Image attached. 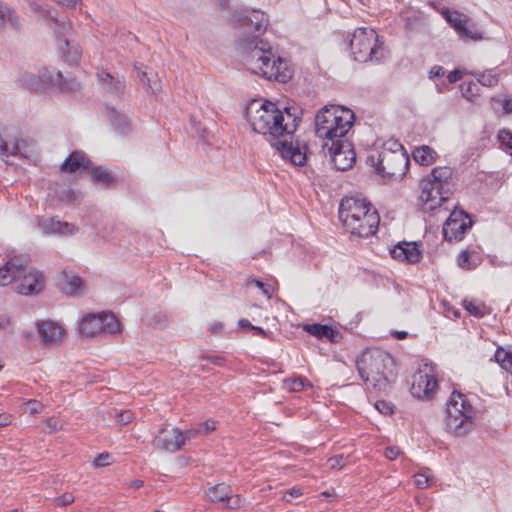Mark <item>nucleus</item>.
Segmentation results:
<instances>
[{"instance_id": "f257e3e1", "label": "nucleus", "mask_w": 512, "mask_h": 512, "mask_svg": "<svg viewBox=\"0 0 512 512\" xmlns=\"http://www.w3.org/2000/svg\"><path fill=\"white\" fill-rule=\"evenodd\" d=\"M229 20L238 30V50L251 73L280 82L291 78L287 62L281 57L276 58L270 43L259 37L269 25L265 12L237 8L230 13Z\"/></svg>"}, {"instance_id": "f03ea898", "label": "nucleus", "mask_w": 512, "mask_h": 512, "mask_svg": "<svg viewBox=\"0 0 512 512\" xmlns=\"http://www.w3.org/2000/svg\"><path fill=\"white\" fill-rule=\"evenodd\" d=\"M245 114L252 130L263 135L283 159L296 166L305 164L306 152L302 151L299 144L294 145L288 140L300 122L294 108L285 107L281 110L269 100L253 99L246 106Z\"/></svg>"}, {"instance_id": "7ed1b4c3", "label": "nucleus", "mask_w": 512, "mask_h": 512, "mask_svg": "<svg viewBox=\"0 0 512 512\" xmlns=\"http://www.w3.org/2000/svg\"><path fill=\"white\" fill-rule=\"evenodd\" d=\"M352 110L330 105L323 107L315 117V134L319 138L334 142L336 139H344L354 123Z\"/></svg>"}, {"instance_id": "20e7f679", "label": "nucleus", "mask_w": 512, "mask_h": 512, "mask_svg": "<svg viewBox=\"0 0 512 512\" xmlns=\"http://www.w3.org/2000/svg\"><path fill=\"white\" fill-rule=\"evenodd\" d=\"M453 169L448 166H438L432 169L430 175L420 181V199L431 203L429 209H435L447 201L453 193Z\"/></svg>"}, {"instance_id": "39448f33", "label": "nucleus", "mask_w": 512, "mask_h": 512, "mask_svg": "<svg viewBox=\"0 0 512 512\" xmlns=\"http://www.w3.org/2000/svg\"><path fill=\"white\" fill-rule=\"evenodd\" d=\"M350 50L355 61L379 64L384 57V48L379 36L372 28L356 29L350 39Z\"/></svg>"}, {"instance_id": "423d86ee", "label": "nucleus", "mask_w": 512, "mask_h": 512, "mask_svg": "<svg viewBox=\"0 0 512 512\" xmlns=\"http://www.w3.org/2000/svg\"><path fill=\"white\" fill-rule=\"evenodd\" d=\"M446 428L455 436H465L473 426L474 409L464 394L453 391L446 408Z\"/></svg>"}, {"instance_id": "0eeeda50", "label": "nucleus", "mask_w": 512, "mask_h": 512, "mask_svg": "<svg viewBox=\"0 0 512 512\" xmlns=\"http://www.w3.org/2000/svg\"><path fill=\"white\" fill-rule=\"evenodd\" d=\"M79 331L86 337L114 334L120 331V324L110 312L90 313L82 318Z\"/></svg>"}, {"instance_id": "6e6552de", "label": "nucleus", "mask_w": 512, "mask_h": 512, "mask_svg": "<svg viewBox=\"0 0 512 512\" xmlns=\"http://www.w3.org/2000/svg\"><path fill=\"white\" fill-rule=\"evenodd\" d=\"M356 368L364 381L371 380L377 386L384 379V355L379 349H367L356 359Z\"/></svg>"}, {"instance_id": "1a4fd4ad", "label": "nucleus", "mask_w": 512, "mask_h": 512, "mask_svg": "<svg viewBox=\"0 0 512 512\" xmlns=\"http://www.w3.org/2000/svg\"><path fill=\"white\" fill-rule=\"evenodd\" d=\"M438 388V381L434 369L429 364H424L412 376L410 392L418 399H432Z\"/></svg>"}, {"instance_id": "9d476101", "label": "nucleus", "mask_w": 512, "mask_h": 512, "mask_svg": "<svg viewBox=\"0 0 512 512\" xmlns=\"http://www.w3.org/2000/svg\"><path fill=\"white\" fill-rule=\"evenodd\" d=\"M445 20L455 29L463 40H479L482 34L476 28L475 23L467 15L458 11H450L448 8L442 10Z\"/></svg>"}, {"instance_id": "9b49d317", "label": "nucleus", "mask_w": 512, "mask_h": 512, "mask_svg": "<svg viewBox=\"0 0 512 512\" xmlns=\"http://www.w3.org/2000/svg\"><path fill=\"white\" fill-rule=\"evenodd\" d=\"M331 163L338 171H346L353 167L356 161V153L353 145L345 137L331 142L329 147Z\"/></svg>"}, {"instance_id": "f8f14e48", "label": "nucleus", "mask_w": 512, "mask_h": 512, "mask_svg": "<svg viewBox=\"0 0 512 512\" xmlns=\"http://www.w3.org/2000/svg\"><path fill=\"white\" fill-rule=\"evenodd\" d=\"M472 227L469 215L463 210H453L443 225V237L446 241H460Z\"/></svg>"}, {"instance_id": "ddd939ff", "label": "nucleus", "mask_w": 512, "mask_h": 512, "mask_svg": "<svg viewBox=\"0 0 512 512\" xmlns=\"http://www.w3.org/2000/svg\"><path fill=\"white\" fill-rule=\"evenodd\" d=\"M376 210L365 198L360 196L344 197L339 205V219L341 222L355 223L354 216L364 215L369 211Z\"/></svg>"}, {"instance_id": "4468645a", "label": "nucleus", "mask_w": 512, "mask_h": 512, "mask_svg": "<svg viewBox=\"0 0 512 512\" xmlns=\"http://www.w3.org/2000/svg\"><path fill=\"white\" fill-rule=\"evenodd\" d=\"M356 218L353 223L342 222L345 229L352 235L358 237H369L374 235L380 224V216L377 210L369 211L364 215L354 216Z\"/></svg>"}, {"instance_id": "2eb2a0df", "label": "nucleus", "mask_w": 512, "mask_h": 512, "mask_svg": "<svg viewBox=\"0 0 512 512\" xmlns=\"http://www.w3.org/2000/svg\"><path fill=\"white\" fill-rule=\"evenodd\" d=\"M152 445L156 449L175 453L185 445V437L183 432L178 428L169 429L166 425L158 430L157 435L152 441Z\"/></svg>"}, {"instance_id": "dca6fc26", "label": "nucleus", "mask_w": 512, "mask_h": 512, "mask_svg": "<svg viewBox=\"0 0 512 512\" xmlns=\"http://www.w3.org/2000/svg\"><path fill=\"white\" fill-rule=\"evenodd\" d=\"M35 327L40 344L48 348L59 346L66 334L65 329L59 323L51 320H38L35 322Z\"/></svg>"}, {"instance_id": "f3484780", "label": "nucleus", "mask_w": 512, "mask_h": 512, "mask_svg": "<svg viewBox=\"0 0 512 512\" xmlns=\"http://www.w3.org/2000/svg\"><path fill=\"white\" fill-rule=\"evenodd\" d=\"M70 28L71 25L69 22L53 21V29L57 34L58 46L64 60L70 64H75L81 58V49L77 44H71L67 38H62Z\"/></svg>"}, {"instance_id": "a211bd4d", "label": "nucleus", "mask_w": 512, "mask_h": 512, "mask_svg": "<svg viewBox=\"0 0 512 512\" xmlns=\"http://www.w3.org/2000/svg\"><path fill=\"white\" fill-rule=\"evenodd\" d=\"M410 159L407 152L386 153V178L402 179L409 169Z\"/></svg>"}, {"instance_id": "6ab92c4d", "label": "nucleus", "mask_w": 512, "mask_h": 512, "mask_svg": "<svg viewBox=\"0 0 512 512\" xmlns=\"http://www.w3.org/2000/svg\"><path fill=\"white\" fill-rule=\"evenodd\" d=\"M29 258L26 255L11 257L6 264L0 268V286L5 287L12 283V278L20 277L26 269Z\"/></svg>"}, {"instance_id": "aec40b11", "label": "nucleus", "mask_w": 512, "mask_h": 512, "mask_svg": "<svg viewBox=\"0 0 512 512\" xmlns=\"http://www.w3.org/2000/svg\"><path fill=\"white\" fill-rule=\"evenodd\" d=\"M389 252L393 259L409 264L418 263L422 257V252L416 242H400Z\"/></svg>"}, {"instance_id": "412c9836", "label": "nucleus", "mask_w": 512, "mask_h": 512, "mask_svg": "<svg viewBox=\"0 0 512 512\" xmlns=\"http://www.w3.org/2000/svg\"><path fill=\"white\" fill-rule=\"evenodd\" d=\"M20 82L29 90H41L46 86L52 87L53 72L45 67L39 70L38 75L24 72L20 76Z\"/></svg>"}, {"instance_id": "4be33fe9", "label": "nucleus", "mask_w": 512, "mask_h": 512, "mask_svg": "<svg viewBox=\"0 0 512 512\" xmlns=\"http://www.w3.org/2000/svg\"><path fill=\"white\" fill-rule=\"evenodd\" d=\"M97 78L102 85L105 93L113 96L120 97L124 93L125 79L124 77H115L107 71H100L97 73Z\"/></svg>"}, {"instance_id": "5701e85b", "label": "nucleus", "mask_w": 512, "mask_h": 512, "mask_svg": "<svg viewBox=\"0 0 512 512\" xmlns=\"http://www.w3.org/2000/svg\"><path fill=\"white\" fill-rule=\"evenodd\" d=\"M82 170H90V162L85 154L80 151L72 152L61 165V171L66 173H75Z\"/></svg>"}, {"instance_id": "b1692460", "label": "nucleus", "mask_w": 512, "mask_h": 512, "mask_svg": "<svg viewBox=\"0 0 512 512\" xmlns=\"http://www.w3.org/2000/svg\"><path fill=\"white\" fill-rule=\"evenodd\" d=\"M40 227L42 231L47 234L72 235L77 231L75 225L57 220L55 218H50L43 221L40 224Z\"/></svg>"}, {"instance_id": "393cba45", "label": "nucleus", "mask_w": 512, "mask_h": 512, "mask_svg": "<svg viewBox=\"0 0 512 512\" xmlns=\"http://www.w3.org/2000/svg\"><path fill=\"white\" fill-rule=\"evenodd\" d=\"M19 281L17 288H43L45 285V278L41 271L36 269L25 270L20 277L12 278V281Z\"/></svg>"}, {"instance_id": "a878e982", "label": "nucleus", "mask_w": 512, "mask_h": 512, "mask_svg": "<svg viewBox=\"0 0 512 512\" xmlns=\"http://www.w3.org/2000/svg\"><path fill=\"white\" fill-rule=\"evenodd\" d=\"M412 155L415 162L420 164L421 166L432 165L438 157L436 151H434L431 147L427 145L416 147L413 150Z\"/></svg>"}, {"instance_id": "bb28decb", "label": "nucleus", "mask_w": 512, "mask_h": 512, "mask_svg": "<svg viewBox=\"0 0 512 512\" xmlns=\"http://www.w3.org/2000/svg\"><path fill=\"white\" fill-rule=\"evenodd\" d=\"M52 87L62 92H73L80 89L81 84L75 78H65L61 72H53Z\"/></svg>"}, {"instance_id": "cd10ccee", "label": "nucleus", "mask_w": 512, "mask_h": 512, "mask_svg": "<svg viewBox=\"0 0 512 512\" xmlns=\"http://www.w3.org/2000/svg\"><path fill=\"white\" fill-rule=\"evenodd\" d=\"M304 330L312 336L318 339H329L334 341V330L328 325L322 324H307L304 326Z\"/></svg>"}, {"instance_id": "c85d7f7f", "label": "nucleus", "mask_w": 512, "mask_h": 512, "mask_svg": "<svg viewBox=\"0 0 512 512\" xmlns=\"http://www.w3.org/2000/svg\"><path fill=\"white\" fill-rule=\"evenodd\" d=\"M232 488L224 483L216 484L210 487L207 491V497L211 502H222L230 496Z\"/></svg>"}, {"instance_id": "c756f323", "label": "nucleus", "mask_w": 512, "mask_h": 512, "mask_svg": "<svg viewBox=\"0 0 512 512\" xmlns=\"http://www.w3.org/2000/svg\"><path fill=\"white\" fill-rule=\"evenodd\" d=\"M457 261L459 267L470 270L477 266L480 261V256L476 251L467 249L459 254Z\"/></svg>"}, {"instance_id": "7c9ffc66", "label": "nucleus", "mask_w": 512, "mask_h": 512, "mask_svg": "<svg viewBox=\"0 0 512 512\" xmlns=\"http://www.w3.org/2000/svg\"><path fill=\"white\" fill-rule=\"evenodd\" d=\"M109 118L113 127L121 134H126L130 129L127 117L114 109H109Z\"/></svg>"}, {"instance_id": "2f4dec72", "label": "nucleus", "mask_w": 512, "mask_h": 512, "mask_svg": "<svg viewBox=\"0 0 512 512\" xmlns=\"http://www.w3.org/2000/svg\"><path fill=\"white\" fill-rule=\"evenodd\" d=\"M58 285L67 286L68 288H82L83 280L72 271L64 270L59 274Z\"/></svg>"}, {"instance_id": "473e14b6", "label": "nucleus", "mask_w": 512, "mask_h": 512, "mask_svg": "<svg viewBox=\"0 0 512 512\" xmlns=\"http://www.w3.org/2000/svg\"><path fill=\"white\" fill-rule=\"evenodd\" d=\"M22 140L15 138L13 141H7L0 135V155L16 156L20 154V143Z\"/></svg>"}, {"instance_id": "72a5a7b5", "label": "nucleus", "mask_w": 512, "mask_h": 512, "mask_svg": "<svg viewBox=\"0 0 512 512\" xmlns=\"http://www.w3.org/2000/svg\"><path fill=\"white\" fill-rule=\"evenodd\" d=\"M495 360L502 369L507 372H512V353L506 351L502 347L498 348L495 352Z\"/></svg>"}, {"instance_id": "f704fd0d", "label": "nucleus", "mask_w": 512, "mask_h": 512, "mask_svg": "<svg viewBox=\"0 0 512 512\" xmlns=\"http://www.w3.org/2000/svg\"><path fill=\"white\" fill-rule=\"evenodd\" d=\"M88 171L91 172L93 180L97 183L110 185L113 182L111 174L108 171L101 169L100 167H90V170Z\"/></svg>"}, {"instance_id": "c9c22d12", "label": "nucleus", "mask_w": 512, "mask_h": 512, "mask_svg": "<svg viewBox=\"0 0 512 512\" xmlns=\"http://www.w3.org/2000/svg\"><path fill=\"white\" fill-rule=\"evenodd\" d=\"M383 158L380 152L378 151H371L370 154L367 157V163L375 168V171L379 175H383L384 168L382 166Z\"/></svg>"}, {"instance_id": "e433bc0d", "label": "nucleus", "mask_w": 512, "mask_h": 512, "mask_svg": "<svg viewBox=\"0 0 512 512\" xmlns=\"http://www.w3.org/2000/svg\"><path fill=\"white\" fill-rule=\"evenodd\" d=\"M477 81L487 87H493L497 85L499 78L497 74H495L492 70H489L487 72L479 73L477 76Z\"/></svg>"}, {"instance_id": "4c0bfd02", "label": "nucleus", "mask_w": 512, "mask_h": 512, "mask_svg": "<svg viewBox=\"0 0 512 512\" xmlns=\"http://www.w3.org/2000/svg\"><path fill=\"white\" fill-rule=\"evenodd\" d=\"M440 311L448 318H459L460 310L451 305L446 299H441L439 302Z\"/></svg>"}, {"instance_id": "58836bf2", "label": "nucleus", "mask_w": 512, "mask_h": 512, "mask_svg": "<svg viewBox=\"0 0 512 512\" xmlns=\"http://www.w3.org/2000/svg\"><path fill=\"white\" fill-rule=\"evenodd\" d=\"M138 78L141 84L151 93H156L159 89V86L156 82H152L151 79L148 77L147 73L145 71H138Z\"/></svg>"}, {"instance_id": "ea45409f", "label": "nucleus", "mask_w": 512, "mask_h": 512, "mask_svg": "<svg viewBox=\"0 0 512 512\" xmlns=\"http://www.w3.org/2000/svg\"><path fill=\"white\" fill-rule=\"evenodd\" d=\"M13 12L8 5L0 4V30L3 29L7 21L12 22Z\"/></svg>"}, {"instance_id": "a19ab883", "label": "nucleus", "mask_w": 512, "mask_h": 512, "mask_svg": "<svg viewBox=\"0 0 512 512\" xmlns=\"http://www.w3.org/2000/svg\"><path fill=\"white\" fill-rule=\"evenodd\" d=\"M461 91L463 97H465L468 100H472V97L476 96V93L478 91V85L474 82H468L463 83L461 85Z\"/></svg>"}, {"instance_id": "79ce46f5", "label": "nucleus", "mask_w": 512, "mask_h": 512, "mask_svg": "<svg viewBox=\"0 0 512 512\" xmlns=\"http://www.w3.org/2000/svg\"><path fill=\"white\" fill-rule=\"evenodd\" d=\"M242 505V498L238 494L230 493V496L225 499L223 503V507L227 509H238Z\"/></svg>"}, {"instance_id": "37998d69", "label": "nucleus", "mask_w": 512, "mask_h": 512, "mask_svg": "<svg viewBox=\"0 0 512 512\" xmlns=\"http://www.w3.org/2000/svg\"><path fill=\"white\" fill-rule=\"evenodd\" d=\"M45 426L47 428L44 430L45 432L54 433L62 429L63 423L59 418L50 417L45 421Z\"/></svg>"}, {"instance_id": "c03bdc74", "label": "nucleus", "mask_w": 512, "mask_h": 512, "mask_svg": "<svg viewBox=\"0 0 512 512\" xmlns=\"http://www.w3.org/2000/svg\"><path fill=\"white\" fill-rule=\"evenodd\" d=\"M498 140L507 149L512 150V133L509 130H500L498 133Z\"/></svg>"}, {"instance_id": "a18cd8bd", "label": "nucleus", "mask_w": 512, "mask_h": 512, "mask_svg": "<svg viewBox=\"0 0 512 512\" xmlns=\"http://www.w3.org/2000/svg\"><path fill=\"white\" fill-rule=\"evenodd\" d=\"M346 463L347 458L344 457L342 454L335 455L328 459V464L331 469H341L346 465Z\"/></svg>"}, {"instance_id": "49530a36", "label": "nucleus", "mask_w": 512, "mask_h": 512, "mask_svg": "<svg viewBox=\"0 0 512 512\" xmlns=\"http://www.w3.org/2000/svg\"><path fill=\"white\" fill-rule=\"evenodd\" d=\"M464 308L472 315L481 317L483 316V306L476 305L472 301L464 300L463 301Z\"/></svg>"}, {"instance_id": "de8ad7c7", "label": "nucleus", "mask_w": 512, "mask_h": 512, "mask_svg": "<svg viewBox=\"0 0 512 512\" xmlns=\"http://www.w3.org/2000/svg\"><path fill=\"white\" fill-rule=\"evenodd\" d=\"M111 455L107 452L100 453L97 457H95L93 461V466L95 468L105 467L110 464Z\"/></svg>"}, {"instance_id": "09e8293b", "label": "nucleus", "mask_w": 512, "mask_h": 512, "mask_svg": "<svg viewBox=\"0 0 512 512\" xmlns=\"http://www.w3.org/2000/svg\"><path fill=\"white\" fill-rule=\"evenodd\" d=\"M406 152L403 145L396 139L386 140V153L387 152Z\"/></svg>"}, {"instance_id": "8fccbe9b", "label": "nucleus", "mask_w": 512, "mask_h": 512, "mask_svg": "<svg viewBox=\"0 0 512 512\" xmlns=\"http://www.w3.org/2000/svg\"><path fill=\"white\" fill-rule=\"evenodd\" d=\"M74 500L75 498L71 493H64L63 495L54 499V504L56 506H66L73 503Z\"/></svg>"}, {"instance_id": "3c124183", "label": "nucleus", "mask_w": 512, "mask_h": 512, "mask_svg": "<svg viewBox=\"0 0 512 512\" xmlns=\"http://www.w3.org/2000/svg\"><path fill=\"white\" fill-rule=\"evenodd\" d=\"M305 379L304 378H297V379H291L287 381V387L292 391H301L305 386Z\"/></svg>"}, {"instance_id": "603ef678", "label": "nucleus", "mask_w": 512, "mask_h": 512, "mask_svg": "<svg viewBox=\"0 0 512 512\" xmlns=\"http://www.w3.org/2000/svg\"><path fill=\"white\" fill-rule=\"evenodd\" d=\"M198 428L201 430V435H207L216 429V422L213 420H207L200 423Z\"/></svg>"}, {"instance_id": "864d4df0", "label": "nucleus", "mask_w": 512, "mask_h": 512, "mask_svg": "<svg viewBox=\"0 0 512 512\" xmlns=\"http://www.w3.org/2000/svg\"><path fill=\"white\" fill-rule=\"evenodd\" d=\"M414 482L418 488L423 489L428 486L429 477L424 473H418L414 476Z\"/></svg>"}, {"instance_id": "5fc2aeb1", "label": "nucleus", "mask_w": 512, "mask_h": 512, "mask_svg": "<svg viewBox=\"0 0 512 512\" xmlns=\"http://www.w3.org/2000/svg\"><path fill=\"white\" fill-rule=\"evenodd\" d=\"M243 285H245L247 288H251L252 286H255L256 288H265V286H268V288H271L272 286L271 284H266L261 280L254 278H246Z\"/></svg>"}, {"instance_id": "6e6d98bb", "label": "nucleus", "mask_w": 512, "mask_h": 512, "mask_svg": "<svg viewBox=\"0 0 512 512\" xmlns=\"http://www.w3.org/2000/svg\"><path fill=\"white\" fill-rule=\"evenodd\" d=\"M26 405L31 414L40 413L43 409L42 403L37 400H29Z\"/></svg>"}, {"instance_id": "4d7b16f0", "label": "nucleus", "mask_w": 512, "mask_h": 512, "mask_svg": "<svg viewBox=\"0 0 512 512\" xmlns=\"http://www.w3.org/2000/svg\"><path fill=\"white\" fill-rule=\"evenodd\" d=\"M116 420L121 425L128 424L132 420V413L130 411H122L117 414Z\"/></svg>"}, {"instance_id": "13d9d810", "label": "nucleus", "mask_w": 512, "mask_h": 512, "mask_svg": "<svg viewBox=\"0 0 512 512\" xmlns=\"http://www.w3.org/2000/svg\"><path fill=\"white\" fill-rule=\"evenodd\" d=\"M445 75V70L442 66L440 65H435L433 66L430 71H429V78L430 79H433V78H438V77H442Z\"/></svg>"}, {"instance_id": "bf43d9fd", "label": "nucleus", "mask_w": 512, "mask_h": 512, "mask_svg": "<svg viewBox=\"0 0 512 512\" xmlns=\"http://www.w3.org/2000/svg\"><path fill=\"white\" fill-rule=\"evenodd\" d=\"M288 495L292 498H298L302 495V491L300 488H296V487L289 489L283 496V500L286 502L291 501V499L287 497Z\"/></svg>"}, {"instance_id": "052dcab7", "label": "nucleus", "mask_w": 512, "mask_h": 512, "mask_svg": "<svg viewBox=\"0 0 512 512\" xmlns=\"http://www.w3.org/2000/svg\"><path fill=\"white\" fill-rule=\"evenodd\" d=\"M183 435L185 437V442L187 440H191L193 438H196L197 436L201 435V430L198 428V426L188 429L185 432H183Z\"/></svg>"}, {"instance_id": "680f3d73", "label": "nucleus", "mask_w": 512, "mask_h": 512, "mask_svg": "<svg viewBox=\"0 0 512 512\" xmlns=\"http://www.w3.org/2000/svg\"><path fill=\"white\" fill-rule=\"evenodd\" d=\"M400 454L401 451L398 447H386V459H396Z\"/></svg>"}, {"instance_id": "e2e57ef3", "label": "nucleus", "mask_w": 512, "mask_h": 512, "mask_svg": "<svg viewBox=\"0 0 512 512\" xmlns=\"http://www.w3.org/2000/svg\"><path fill=\"white\" fill-rule=\"evenodd\" d=\"M461 78H462V72L460 70H458V69H455V70L451 71L447 75L448 82L451 83V84L452 83H456Z\"/></svg>"}, {"instance_id": "0e129e2a", "label": "nucleus", "mask_w": 512, "mask_h": 512, "mask_svg": "<svg viewBox=\"0 0 512 512\" xmlns=\"http://www.w3.org/2000/svg\"><path fill=\"white\" fill-rule=\"evenodd\" d=\"M205 359H207L209 362H211L214 365L222 366L224 359L221 356H207Z\"/></svg>"}, {"instance_id": "69168bd1", "label": "nucleus", "mask_w": 512, "mask_h": 512, "mask_svg": "<svg viewBox=\"0 0 512 512\" xmlns=\"http://www.w3.org/2000/svg\"><path fill=\"white\" fill-rule=\"evenodd\" d=\"M390 335L395 337L396 339L402 340L405 339L408 336V332L406 331H397V330H391Z\"/></svg>"}, {"instance_id": "338daca9", "label": "nucleus", "mask_w": 512, "mask_h": 512, "mask_svg": "<svg viewBox=\"0 0 512 512\" xmlns=\"http://www.w3.org/2000/svg\"><path fill=\"white\" fill-rule=\"evenodd\" d=\"M504 113L506 114H512V100L511 99H505L502 103Z\"/></svg>"}, {"instance_id": "774afa93", "label": "nucleus", "mask_w": 512, "mask_h": 512, "mask_svg": "<svg viewBox=\"0 0 512 512\" xmlns=\"http://www.w3.org/2000/svg\"><path fill=\"white\" fill-rule=\"evenodd\" d=\"M238 327H239V328H244V329H246L247 331H251V329H252L253 325H252V324L250 323V321H249V320H247V319H240V320L238 321Z\"/></svg>"}]
</instances>
